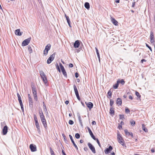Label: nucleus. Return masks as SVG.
Segmentation results:
<instances>
[{"instance_id": "obj_37", "label": "nucleus", "mask_w": 155, "mask_h": 155, "mask_svg": "<svg viewBox=\"0 0 155 155\" xmlns=\"http://www.w3.org/2000/svg\"><path fill=\"white\" fill-rule=\"evenodd\" d=\"M96 140L97 143H98V145L100 147H101V144L99 142V140H98L97 139L95 138V140Z\"/></svg>"}, {"instance_id": "obj_23", "label": "nucleus", "mask_w": 155, "mask_h": 155, "mask_svg": "<svg viewBox=\"0 0 155 155\" xmlns=\"http://www.w3.org/2000/svg\"><path fill=\"white\" fill-rule=\"evenodd\" d=\"M117 103L118 105H121L122 104L121 99L120 98H118L117 100Z\"/></svg>"}, {"instance_id": "obj_44", "label": "nucleus", "mask_w": 155, "mask_h": 155, "mask_svg": "<svg viewBox=\"0 0 155 155\" xmlns=\"http://www.w3.org/2000/svg\"><path fill=\"white\" fill-rule=\"evenodd\" d=\"M68 123L70 125H72L74 124V123L73 121L71 120H70L69 121Z\"/></svg>"}, {"instance_id": "obj_33", "label": "nucleus", "mask_w": 155, "mask_h": 155, "mask_svg": "<svg viewBox=\"0 0 155 155\" xmlns=\"http://www.w3.org/2000/svg\"><path fill=\"white\" fill-rule=\"evenodd\" d=\"M75 137L76 138L79 139L80 137V135L78 133H76L75 134Z\"/></svg>"}, {"instance_id": "obj_18", "label": "nucleus", "mask_w": 155, "mask_h": 155, "mask_svg": "<svg viewBox=\"0 0 155 155\" xmlns=\"http://www.w3.org/2000/svg\"><path fill=\"white\" fill-rule=\"evenodd\" d=\"M111 21L113 24L115 25H117V21L114 18H111Z\"/></svg>"}, {"instance_id": "obj_24", "label": "nucleus", "mask_w": 155, "mask_h": 155, "mask_svg": "<svg viewBox=\"0 0 155 155\" xmlns=\"http://www.w3.org/2000/svg\"><path fill=\"white\" fill-rule=\"evenodd\" d=\"M35 125H36V128L38 129V130H39L40 128L39 125V123L38 122V121H35Z\"/></svg>"}, {"instance_id": "obj_11", "label": "nucleus", "mask_w": 155, "mask_h": 155, "mask_svg": "<svg viewBox=\"0 0 155 155\" xmlns=\"http://www.w3.org/2000/svg\"><path fill=\"white\" fill-rule=\"evenodd\" d=\"M85 103L87 105V107L89 109H91L93 107V104L91 102H85Z\"/></svg>"}, {"instance_id": "obj_54", "label": "nucleus", "mask_w": 155, "mask_h": 155, "mask_svg": "<svg viewBox=\"0 0 155 155\" xmlns=\"http://www.w3.org/2000/svg\"><path fill=\"white\" fill-rule=\"evenodd\" d=\"M76 97H77V99H78V100L79 101H80V98L79 94H76Z\"/></svg>"}, {"instance_id": "obj_53", "label": "nucleus", "mask_w": 155, "mask_h": 155, "mask_svg": "<svg viewBox=\"0 0 155 155\" xmlns=\"http://www.w3.org/2000/svg\"><path fill=\"white\" fill-rule=\"evenodd\" d=\"M62 149V153L63 155H66L64 151L63 150V149L62 148H61Z\"/></svg>"}, {"instance_id": "obj_52", "label": "nucleus", "mask_w": 155, "mask_h": 155, "mask_svg": "<svg viewBox=\"0 0 155 155\" xmlns=\"http://www.w3.org/2000/svg\"><path fill=\"white\" fill-rule=\"evenodd\" d=\"M97 56L98 57V58L99 59V61L100 62V54L99 53H97Z\"/></svg>"}, {"instance_id": "obj_59", "label": "nucleus", "mask_w": 155, "mask_h": 155, "mask_svg": "<svg viewBox=\"0 0 155 155\" xmlns=\"http://www.w3.org/2000/svg\"><path fill=\"white\" fill-rule=\"evenodd\" d=\"M146 60L144 59H142L141 61V62L142 63H143V61H146Z\"/></svg>"}, {"instance_id": "obj_40", "label": "nucleus", "mask_w": 155, "mask_h": 155, "mask_svg": "<svg viewBox=\"0 0 155 155\" xmlns=\"http://www.w3.org/2000/svg\"><path fill=\"white\" fill-rule=\"evenodd\" d=\"M135 94L139 98H140L141 97V96L140 95V94L137 91L135 92Z\"/></svg>"}, {"instance_id": "obj_62", "label": "nucleus", "mask_w": 155, "mask_h": 155, "mask_svg": "<svg viewBox=\"0 0 155 155\" xmlns=\"http://www.w3.org/2000/svg\"><path fill=\"white\" fill-rule=\"evenodd\" d=\"M151 151L152 153H154L155 152L153 148H152L151 150Z\"/></svg>"}, {"instance_id": "obj_22", "label": "nucleus", "mask_w": 155, "mask_h": 155, "mask_svg": "<svg viewBox=\"0 0 155 155\" xmlns=\"http://www.w3.org/2000/svg\"><path fill=\"white\" fill-rule=\"evenodd\" d=\"M73 87L75 95L79 94L76 86L75 84L74 85Z\"/></svg>"}, {"instance_id": "obj_58", "label": "nucleus", "mask_w": 155, "mask_h": 155, "mask_svg": "<svg viewBox=\"0 0 155 155\" xmlns=\"http://www.w3.org/2000/svg\"><path fill=\"white\" fill-rule=\"evenodd\" d=\"M75 76L76 78H77L78 77V73L76 72L75 73Z\"/></svg>"}, {"instance_id": "obj_39", "label": "nucleus", "mask_w": 155, "mask_h": 155, "mask_svg": "<svg viewBox=\"0 0 155 155\" xmlns=\"http://www.w3.org/2000/svg\"><path fill=\"white\" fill-rule=\"evenodd\" d=\"M18 101H19V103H20V106L21 107H23V104H22V100L21 99H20V100H18Z\"/></svg>"}, {"instance_id": "obj_16", "label": "nucleus", "mask_w": 155, "mask_h": 155, "mask_svg": "<svg viewBox=\"0 0 155 155\" xmlns=\"http://www.w3.org/2000/svg\"><path fill=\"white\" fill-rule=\"evenodd\" d=\"M80 45L79 40L76 41L74 44V47L75 48H78Z\"/></svg>"}, {"instance_id": "obj_61", "label": "nucleus", "mask_w": 155, "mask_h": 155, "mask_svg": "<svg viewBox=\"0 0 155 155\" xmlns=\"http://www.w3.org/2000/svg\"><path fill=\"white\" fill-rule=\"evenodd\" d=\"M96 123V122L95 121H93L92 122V125H95Z\"/></svg>"}, {"instance_id": "obj_34", "label": "nucleus", "mask_w": 155, "mask_h": 155, "mask_svg": "<svg viewBox=\"0 0 155 155\" xmlns=\"http://www.w3.org/2000/svg\"><path fill=\"white\" fill-rule=\"evenodd\" d=\"M56 68H57V69L58 70V71H59V72H61V70H60V68L59 67V66L58 64L57 63H56Z\"/></svg>"}, {"instance_id": "obj_25", "label": "nucleus", "mask_w": 155, "mask_h": 155, "mask_svg": "<svg viewBox=\"0 0 155 155\" xmlns=\"http://www.w3.org/2000/svg\"><path fill=\"white\" fill-rule=\"evenodd\" d=\"M84 6L87 9H88L90 8V4L89 3L86 2L84 4Z\"/></svg>"}, {"instance_id": "obj_28", "label": "nucleus", "mask_w": 155, "mask_h": 155, "mask_svg": "<svg viewBox=\"0 0 155 155\" xmlns=\"http://www.w3.org/2000/svg\"><path fill=\"white\" fill-rule=\"evenodd\" d=\"M28 50L30 54H31L33 52L32 49L31 48V47L30 45H28Z\"/></svg>"}, {"instance_id": "obj_32", "label": "nucleus", "mask_w": 155, "mask_h": 155, "mask_svg": "<svg viewBox=\"0 0 155 155\" xmlns=\"http://www.w3.org/2000/svg\"><path fill=\"white\" fill-rule=\"evenodd\" d=\"M62 71L63 74L64 75V76L65 77H67V73H66V71H65V70H64V71Z\"/></svg>"}, {"instance_id": "obj_12", "label": "nucleus", "mask_w": 155, "mask_h": 155, "mask_svg": "<svg viewBox=\"0 0 155 155\" xmlns=\"http://www.w3.org/2000/svg\"><path fill=\"white\" fill-rule=\"evenodd\" d=\"M8 127L7 126H5L2 130V133L3 135H5L8 131Z\"/></svg>"}, {"instance_id": "obj_36", "label": "nucleus", "mask_w": 155, "mask_h": 155, "mask_svg": "<svg viewBox=\"0 0 155 155\" xmlns=\"http://www.w3.org/2000/svg\"><path fill=\"white\" fill-rule=\"evenodd\" d=\"M107 94L108 96H109V97H111L112 95V92H111L110 90L108 91Z\"/></svg>"}, {"instance_id": "obj_51", "label": "nucleus", "mask_w": 155, "mask_h": 155, "mask_svg": "<svg viewBox=\"0 0 155 155\" xmlns=\"http://www.w3.org/2000/svg\"><path fill=\"white\" fill-rule=\"evenodd\" d=\"M50 149L51 154L54 153V151H53L51 147L50 148Z\"/></svg>"}, {"instance_id": "obj_49", "label": "nucleus", "mask_w": 155, "mask_h": 155, "mask_svg": "<svg viewBox=\"0 0 155 155\" xmlns=\"http://www.w3.org/2000/svg\"><path fill=\"white\" fill-rule=\"evenodd\" d=\"M120 83L122 84L123 85L125 83V81L123 79H122L120 81Z\"/></svg>"}, {"instance_id": "obj_8", "label": "nucleus", "mask_w": 155, "mask_h": 155, "mask_svg": "<svg viewBox=\"0 0 155 155\" xmlns=\"http://www.w3.org/2000/svg\"><path fill=\"white\" fill-rule=\"evenodd\" d=\"M30 147L31 150L32 152H35L36 151V147L35 145H34L33 144H31L30 145Z\"/></svg>"}, {"instance_id": "obj_47", "label": "nucleus", "mask_w": 155, "mask_h": 155, "mask_svg": "<svg viewBox=\"0 0 155 155\" xmlns=\"http://www.w3.org/2000/svg\"><path fill=\"white\" fill-rule=\"evenodd\" d=\"M17 96L18 97V100L21 99V97L20 95L19 94V93H17Z\"/></svg>"}, {"instance_id": "obj_26", "label": "nucleus", "mask_w": 155, "mask_h": 155, "mask_svg": "<svg viewBox=\"0 0 155 155\" xmlns=\"http://www.w3.org/2000/svg\"><path fill=\"white\" fill-rule=\"evenodd\" d=\"M44 127L46 128L47 127V124L46 120L41 121Z\"/></svg>"}, {"instance_id": "obj_6", "label": "nucleus", "mask_w": 155, "mask_h": 155, "mask_svg": "<svg viewBox=\"0 0 155 155\" xmlns=\"http://www.w3.org/2000/svg\"><path fill=\"white\" fill-rule=\"evenodd\" d=\"M87 145L89 147V148L90 149V150H91L92 152L93 153H96V150H95V148L93 146V145L90 143H87Z\"/></svg>"}, {"instance_id": "obj_14", "label": "nucleus", "mask_w": 155, "mask_h": 155, "mask_svg": "<svg viewBox=\"0 0 155 155\" xmlns=\"http://www.w3.org/2000/svg\"><path fill=\"white\" fill-rule=\"evenodd\" d=\"M69 137H70V139H71V140L72 143H73V145L75 147L77 150H78V147L76 145V144L75 143H74V141L73 140V139L72 136L71 135H69Z\"/></svg>"}, {"instance_id": "obj_60", "label": "nucleus", "mask_w": 155, "mask_h": 155, "mask_svg": "<svg viewBox=\"0 0 155 155\" xmlns=\"http://www.w3.org/2000/svg\"><path fill=\"white\" fill-rule=\"evenodd\" d=\"M130 135L132 137H134V136L133 133L132 132H130Z\"/></svg>"}, {"instance_id": "obj_21", "label": "nucleus", "mask_w": 155, "mask_h": 155, "mask_svg": "<svg viewBox=\"0 0 155 155\" xmlns=\"http://www.w3.org/2000/svg\"><path fill=\"white\" fill-rule=\"evenodd\" d=\"M120 83V81H117V83L113 85L114 88L115 89L117 88Z\"/></svg>"}, {"instance_id": "obj_64", "label": "nucleus", "mask_w": 155, "mask_h": 155, "mask_svg": "<svg viewBox=\"0 0 155 155\" xmlns=\"http://www.w3.org/2000/svg\"><path fill=\"white\" fill-rule=\"evenodd\" d=\"M135 5V2H134L133 3H132V7H134V6Z\"/></svg>"}, {"instance_id": "obj_13", "label": "nucleus", "mask_w": 155, "mask_h": 155, "mask_svg": "<svg viewBox=\"0 0 155 155\" xmlns=\"http://www.w3.org/2000/svg\"><path fill=\"white\" fill-rule=\"evenodd\" d=\"M15 35H16L18 36H21L22 35L23 33V32H20V29H17L15 31Z\"/></svg>"}, {"instance_id": "obj_41", "label": "nucleus", "mask_w": 155, "mask_h": 155, "mask_svg": "<svg viewBox=\"0 0 155 155\" xmlns=\"http://www.w3.org/2000/svg\"><path fill=\"white\" fill-rule=\"evenodd\" d=\"M41 119V121L44 120H45V117L44 116H43V115H41L40 117Z\"/></svg>"}, {"instance_id": "obj_17", "label": "nucleus", "mask_w": 155, "mask_h": 155, "mask_svg": "<svg viewBox=\"0 0 155 155\" xmlns=\"http://www.w3.org/2000/svg\"><path fill=\"white\" fill-rule=\"evenodd\" d=\"M65 16L66 19V20L67 21V22L69 26L70 27H71V26L70 25V19L69 18L68 16L66 15L65 14Z\"/></svg>"}, {"instance_id": "obj_55", "label": "nucleus", "mask_w": 155, "mask_h": 155, "mask_svg": "<svg viewBox=\"0 0 155 155\" xmlns=\"http://www.w3.org/2000/svg\"><path fill=\"white\" fill-rule=\"evenodd\" d=\"M77 115L79 120H81V118L80 114H78Z\"/></svg>"}, {"instance_id": "obj_2", "label": "nucleus", "mask_w": 155, "mask_h": 155, "mask_svg": "<svg viewBox=\"0 0 155 155\" xmlns=\"http://www.w3.org/2000/svg\"><path fill=\"white\" fill-rule=\"evenodd\" d=\"M117 139L119 143L121 144L123 146L124 145V140L122 137L121 135L118 133H117Z\"/></svg>"}, {"instance_id": "obj_48", "label": "nucleus", "mask_w": 155, "mask_h": 155, "mask_svg": "<svg viewBox=\"0 0 155 155\" xmlns=\"http://www.w3.org/2000/svg\"><path fill=\"white\" fill-rule=\"evenodd\" d=\"M79 122L80 124V125H81V127H83V125L82 124V122L81 120H79Z\"/></svg>"}, {"instance_id": "obj_56", "label": "nucleus", "mask_w": 155, "mask_h": 155, "mask_svg": "<svg viewBox=\"0 0 155 155\" xmlns=\"http://www.w3.org/2000/svg\"><path fill=\"white\" fill-rule=\"evenodd\" d=\"M62 135L63 137V138L64 140L65 141V140H66V136L64 134H62Z\"/></svg>"}, {"instance_id": "obj_19", "label": "nucleus", "mask_w": 155, "mask_h": 155, "mask_svg": "<svg viewBox=\"0 0 155 155\" xmlns=\"http://www.w3.org/2000/svg\"><path fill=\"white\" fill-rule=\"evenodd\" d=\"M114 108L112 107H111L110 108V114L111 115H114Z\"/></svg>"}, {"instance_id": "obj_57", "label": "nucleus", "mask_w": 155, "mask_h": 155, "mask_svg": "<svg viewBox=\"0 0 155 155\" xmlns=\"http://www.w3.org/2000/svg\"><path fill=\"white\" fill-rule=\"evenodd\" d=\"M69 67L70 68H72L73 67V64L71 63L69 64Z\"/></svg>"}, {"instance_id": "obj_43", "label": "nucleus", "mask_w": 155, "mask_h": 155, "mask_svg": "<svg viewBox=\"0 0 155 155\" xmlns=\"http://www.w3.org/2000/svg\"><path fill=\"white\" fill-rule=\"evenodd\" d=\"M146 47H147L151 51H152V49L148 45H147L146 43Z\"/></svg>"}, {"instance_id": "obj_45", "label": "nucleus", "mask_w": 155, "mask_h": 155, "mask_svg": "<svg viewBox=\"0 0 155 155\" xmlns=\"http://www.w3.org/2000/svg\"><path fill=\"white\" fill-rule=\"evenodd\" d=\"M120 116V119H123L124 118V115H121V114H120L119 115Z\"/></svg>"}, {"instance_id": "obj_63", "label": "nucleus", "mask_w": 155, "mask_h": 155, "mask_svg": "<svg viewBox=\"0 0 155 155\" xmlns=\"http://www.w3.org/2000/svg\"><path fill=\"white\" fill-rule=\"evenodd\" d=\"M129 98L131 100H132L133 99V97L131 95L129 96Z\"/></svg>"}, {"instance_id": "obj_35", "label": "nucleus", "mask_w": 155, "mask_h": 155, "mask_svg": "<svg viewBox=\"0 0 155 155\" xmlns=\"http://www.w3.org/2000/svg\"><path fill=\"white\" fill-rule=\"evenodd\" d=\"M39 115L40 116V117H41V115H43V116L44 115L43 113V112L41 110H39Z\"/></svg>"}, {"instance_id": "obj_46", "label": "nucleus", "mask_w": 155, "mask_h": 155, "mask_svg": "<svg viewBox=\"0 0 155 155\" xmlns=\"http://www.w3.org/2000/svg\"><path fill=\"white\" fill-rule=\"evenodd\" d=\"M125 112L127 114H128V113H130V110L128 109V108H125Z\"/></svg>"}, {"instance_id": "obj_38", "label": "nucleus", "mask_w": 155, "mask_h": 155, "mask_svg": "<svg viewBox=\"0 0 155 155\" xmlns=\"http://www.w3.org/2000/svg\"><path fill=\"white\" fill-rule=\"evenodd\" d=\"M114 101L113 100H112V99H110V105L111 107H112V106H113V105L114 104Z\"/></svg>"}, {"instance_id": "obj_27", "label": "nucleus", "mask_w": 155, "mask_h": 155, "mask_svg": "<svg viewBox=\"0 0 155 155\" xmlns=\"http://www.w3.org/2000/svg\"><path fill=\"white\" fill-rule=\"evenodd\" d=\"M142 129L145 132H148L147 129L145 127V125L143 124L142 125Z\"/></svg>"}, {"instance_id": "obj_4", "label": "nucleus", "mask_w": 155, "mask_h": 155, "mask_svg": "<svg viewBox=\"0 0 155 155\" xmlns=\"http://www.w3.org/2000/svg\"><path fill=\"white\" fill-rule=\"evenodd\" d=\"M31 39V38H28L27 39L24 40L22 43V45L23 46H25L28 45Z\"/></svg>"}, {"instance_id": "obj_50", "label": "nucleus", "mask_w": 155, "mask_h": 155, "mask_svg": "<svg viewBox=\"0 0 155 155\" xmlns=\"http://www.w3.org/2000/svg\"><path fill=\"white\" fill-rule=\"evenodd\" d=\"M34 119L35 122L38 121L36 116L35 114L34 115Z\"/></svg>"}, {"instance_id": "obj_7", "label": "nucleus", "mask_w": 155, "mask_h": 155, "mask_svg": "<svg viewBox=\"0 0 155 155\" xmlns=\"http://www.w3.org/2000/svg\"><path fill=\"white\" fill-rule=\"evenodd\" d=\"M150 42L152 44H153L154 42V37L153 33L152 32H151L150 36Z\"/></svg>"}, {"instance_id": "obj_15", "label": "nucleus", "mask_w": 155, "mask_h": 155, "mask_svg": "<svg viewBox=\"0 0 155 155\" xmlns=\"http://www.w3.org/2000/svg\"><path fill=\"white\" fill-rule=\"evenodd\" d=\"M28 97L29 99V105L30 106H32L33 105V101L29 94H28Z\"/></svg>"}, {"instance_id": "obj_30", "label": "nucleus", "mask_w": 155, "mask_h": 155, "mask_svg": "<svg viewBox=\"0 0 155 155\" xmlns=\"http://www.w3.org/2000/svg\"><path fill=\"white\" fill-rule=\"evenodd\" d=\"M124 132L126 135L128 136L130 135V132H128L127 129L124 130Z\"/></svg>"}, {"instance_id": "obj_31", "label": "nucleus", "mask_w": 155, "mask_h": 155, "mask_svg": "<svg viewBox=\"0 0 155 155\" xmlns=\"http://www.w3.org/2000/svg\"><path fill=\"white\" fill-rule=\"evenodd\" d=\"M131 125L132 126H134L135 124V121L134 120H131L130 121Z\"/></svg>"}, {"instance_id": "obj_3", "label": "nucleus", "mask_w": 155, "mask_h": 155, "mask_svg": "<svg viewBox=\"0 0 155 155\" xmlns=\"http://www.w3.org/2000/svg\"><path fill=\"white\" fill-rule=\"evenodd\" d=\"M55 55V53H53L48 58L47 61V63L50 64L52 61L54 59Z\"/></svg>"}, {"instance_id": "obj_20", "label": "nucleus", "mask_w": 155, "mask_h": 155, "mask_svg": "<svg viewBox=\"0 0 155 155\" xmlns=\"http://www.w3.org/2000/svg\"><path fill=\"white\" fill-rule=\"evenodd\" d=\"M32 91L33 93V94H37V91L36 88L35 87V86L33 85H32Z\"/></svg>"}, {"instance_id": "obj_10", "label": "nucleus", "mask_w": 155, "mask_h": 155, "mask_svg": "<svg viewBox=\"0 0 155 155\" xmlns=\"http://www.w3.org/2000/svg\"><path fill=\"white\" fill-rule=\"evenodd\" d=\"M87 128L88 131L91 137L94 139L95 140V136H94V134H93L91 130V129L90 128L88 127H87Z\"/></svg>"}, {"instance_id": "obj_29", "label": "nucleus", "mask_w": 155, "mask_h": 155, "mask_svg": "<svg viewBox=\"0 0 155 155\" xmlns=\"http://www.w3.org/2000/svg\"><path fill=\"white\" fill-rule=\"evenodd\" d=\"M59 66L60 67V68L61 69V71L65 70L64 67H63L62 64L60 63L59 64Z\"/></svg>"}, {"instance_id": "obj_1", "label": "nucleus", "mask_w": 155, "mask_h": 155, "mask_svg": "<svg viewBox=\"0 0 155 155\" xmlns=\"http://www.w3.org/2000/svg\"><path fill=\"white\" fill-rule=\"evenodd\" d=\"M39 73L40 76L43 82L46 84L47 82V79L46 75L42 71H40Z\"/></svg>"}, {"instance_id": "obj_42", "label": "nucleus", "mask_w": 155, "mask_h": 155, "mask_svg": "<svg viewBox=\"0 0 155 155\" xmlns=\"http://www.w3.org/2000/svg\"><path fill=\"white\" fill-rule=\"evenodd\" d=\"M37 94H33L34 98L35 100L36 101H37V99H38L37 96Z\"/></svg>"}, {"instance_id": "obj_9", "label": "nucleus", "mask_w": 155, "mask_h": 155, "mask_svg": "<svg viewBox=\"0 0 155 155\" xmlns=\"http://www.w3.org/2000/svg\"><path fill=\"white\" fill-rule=\"evenodd\" d=\"M112 149L113 148L112 146H110L108 148H107L104 150V152L106 154H107L110 152V151H111Z\"/></svg>"}, {"instance_id": "obj_5", "label": "nucleus", "mask_w": 155, "mask_h": 155, "mask_svg": "<svg viewBox=\"0 0 155 155\" xmlns=\"http://www.w3.org/2000/svg\"><path fill=\"white\" fill-rule=\"evenodd\" d=\"M51 47V45L50 44H48L45 47V49L44 51V54L45 55H47L48 53V51L50 49Z\"/></svg>"}]
</instances>
